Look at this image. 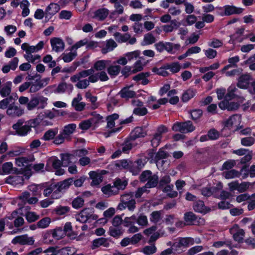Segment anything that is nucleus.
<instances>
[{"label": "nucleus", "mask_w": 255, "mask_h": 255, "mask_svg": "<svg viewBox=\"0 0 255 255\" xmlns=\"http://www.w3.org/2000/svg\"><path fill=\"white\" fill-rule=\"evenodd\" d=\"M244 63L249 65V68L251 70L255 71V54L244 61Z\"/></svg>", "instance_id": "obj_64"}, {"label": "nucleus", "mask_w": 255, "mask_h": 255, "mask_svg": "<svg viewBox=\"0 0 255 255\" xmlns=\"http://www.w3.org/2000/svg\"><path fill=\"white\" fill-rule=\"evenodd\" d=\"M165 68L169 69L173 73H176L180 71L181 66L179 62H174L165 65Z\"/></svg>", "instance_id": "obj_44"}, {"label": "nucleus", "mask_w": 255, "mask_h": 255, "mask_svg": "<svg viewBox=\"0 0 255 255\" xmlns=\"http://www.w3.org/2000/svg\"><path fill=\"white\" fill-rule=\"evenodd\" d=\"M11 82H7L0 88V95L2 97L8 96L11 92Z\"/></svg>", "instance_id": "obj_29"}, {"label": "nucleus", "mask_w": 255, "mask_h": 255, "mask_svg": "<svg viewBox=\"0 0 255 255\" xmlns=\"http://www.w3.org/2000/svg\"><path fill=\"white\" fill-rule=\"evenodd\" d=\"M107 62V61L104 60L98 61L94 65V69L97 71L104 70L106 67Z\"/></svg>", "instance_id": "obj_60"}, {"label": "nucleus", "mask_w": 255, "mask_h": 255, "mask_svg": "<svg viewBox=\"0 0 255 255\" xmlns=\"http://www.w3.org/2000/svg\"><path fill=\"white\" fill-rule=\"evenodd\" d=\"M94 73L92 68L83 70L70 77V80L73 83L77 82L75 86L80 89H85L89 86V80L87 79L81 80L88 77L89 75Z\"/></svg>", "instance_id": "obj_1"}, {"label": "nucleus", "mask_w": 255, "mask_h": 255, "mask_svg": "<svg viewBox=\"0 0 255 255\" xmlns=\"http://www.w3.org/2000/svg\"><path fill=\"white\" fill-rule=\"evenodd\" d=\"M128 185V182L126 180L117 179L114 182V186L118 189V193L119 190H124Z\"/></svg>", "instance_id": "obj_47"}, {"label": "nucleus", "mask_w": 255, "mask_h": 255, "mask_svg": "<svg viewBox=\"0 0 255 255\" xmlns=\"http://www.w3.org/2000/svg\"><path fill=\"white\" fill-rule=\"evenodd\" d=\"M13 168V164L11 162H7L2 165L1 170L0 169V174H8L10 173Z\"/></svg>", "instance_id": "obj_41"}, {"label": "nucleus", "mask_w": 255, "mask_h": 255, "mask_svg": "<svg viewBox=\"0 0 255 255\" xmlns=\"http://www.w3.org/2000/svg\"><path fill=\"white\" fill-rule=\"evenodd\" d=\"M110 245L108 239L104 238H99L94 240L92 242L91 249L94 250L99 247L103 246L104 247H109Z\"/></svg>", "instance_id": "obj_22"}, {"label": "nucleus", "mask_w": 255, "mask_h": 255, "mask_svg": "<svg viewBox=\"0 0 255 255\" xmlns=\"http://www.w3.org/2000/svg\"><path fill=\"white\" fill-rule=\"evenodd\" d=\"M77 55V51H70V52L62 54V59L65 62H70Z\"/></svg>", "instance_id": "obj_46"}, {"label": "nucleus", "mask_w": 255, "mask_h": 255, "mask_svg": "<svg viewBox=\"0 0 255 255\" xmlns=\"http://www.w3.org/2000/svg\"><path fill=\"white\" fill-rule=\"evenodd\" d=\"M255 143V138L252 136H246L241 138V144L243 146L249 147Z\"/></svg>", "instance_id": "obj_34"}, {"label": "nucleus", "mask_w": 255, "mask_h": 255, "mask_svg": "<svg viewBox=\"0 0 255 255\" xmlns=\"http://www.w3.org/2000/svg\"><path fill=\"white\" fill-rule=\"evenodd\" d=\"M47 99L42 96H33L27 103V108L29 111L32 110L40 105L39 108L43 109L47 105Z\"/></svg>", "instance_id": "obj_5"}, {"label": "nucleus", "mask_w": 255, "mask_h": 255, "mask_svg": "<svg viewBox=\"0 0 255 255\" xmlns=\"http://www.w3.org/2000/svg\"><path fill=\"white\" fill-rule=\"evenodd\" d=\"M57 132V128L49 129L45 132L42 137V139L44 140H49L53 139Z\"/></svg>", "instance_id": "obj_39"}, {"label": "nucleus", "mask_w": 255, "mask_h": 255, "mask_svg": "<svg viewBox=\"0 0 255 255\" xmlns=\"http://www.w3.org/2000/svg\"><path fill=\"white\" fill-rule=\"evenodd\" d=\"M162 210L153 211L150 215V221L154 224L159 223L162 220Z\"/></svg>", "instance_id": "obj_27"}, {"label": "nucleus", "mask_w": 255, "mask_h": 255, "mask_svg": "<svg viewBox=\"0 0 255 255\" xmlns=\"http://www.w3.org/2000/svg\"><path fill=\"white\" fill-rule=\"evenodd\" d=\"M88 43V39L86 38L81 40L77 42L75 44L72 45L69 49L70 51H76V50L80 47L86 45Z\"/></svg>", "instance_id": "obj_54"}, {"label": "nucleus", "mask_w": 255, "mask_h": 255, "mask_svg": "<svg viewBox=\"0 0 255 255\" xmlns=\"http://www.w3.org/2000/svg\"><path fill=\"white\" fill-rule=\"evenodd\" d=\"M53 189H52V194L51 195V198L53 199H57L60 198L62 194V192L60 190V189L57 186L56 184H53Z\"/></svg>", "instance_id": "obj_53"}, {"label": "nucleus", "mask_w": 255, "mask_h": 255, "mask_svg": "<svg viewBox=\"0 0 255 255\" xmlns=\"http://www.w3.org/2000/svg\"><path fill=\"white\" fill-rule=\"evenodd\" d=\"M195 128V126L190 121L185 122H176L173 124L172 128L173 131L182 133L191 132L194 131Z\"/></svg>", "instance_id": "obj_4"}, {"label": "nucleus", "mask_w": 255, "mask_h": 255, "mask_svg": "<svg viewBox=\"0 0 255 255\" xmlns=\"http://www.w3.org/2000/svg\"><path fill=\"white\" fill-rule=\"evenodd\" d=\"M180 25L177 20L173 19L170 21L169 24L164 25L162 26L163 30L166 33L171 32L174 30V29H177Z\"/></svg>", "instance_id": "obj_28"}, {"label": "nucleus", "mask_w": 255, "mask_h": 255, "mask_svg": "<svg viewBox=\"0 0 255 255\" xmlns=\"http://www.w3.org/2000/svg\"><path fill=\"white\" fill-rule=\"evenodd\" d=\"M136 208V201L134 198V193L129 192L121 196L120 203L119 204L117 209L123 211L126 208L131 212H133Z\"/></svg>", "instance_id": "obj_2"}, {"label": "nucleus", "mask_w": 255, "mask_h": 255, "mask_svg": "<svg viewBox=\"0 0 255 255\" xmlns=\"http://www.w3.org/2000/svg\"><path fill=\"white\" fill-rule=\"evenodd\" d=\"M119 117V116L117 114H114L110 115L107 118V127L109 128H112L114 127L115 123V121L117 120Z\"/></svg>", "instance_id": "obj_48"}, {"label": "nucleus", "mask_w": 255, "mask_h": 255, "mask_svg": "<svg viewBox=\"0 0 255 255\" xmlns=\"http://www.w3.org/2000/svg\"><path fill=\"white\" fill-rule=\"evenodd\" d=\"M241 122V117L239 115H234L231 116L225 123V126L230 128L233 126H237Z\"/></svg>", "instance_id": "obj_21"}, {"label": "nucleus", "mask_w": 255, "mask_h": 255, "mask_svg": "<svg viewBox=\"0 0 255 255\" xmlns=\"http://www.w3.org/2000/svg\"><path fill=\"white\" fill-rule=\"evenodd\" d=\"M135 223H137V217L135 215L129 217H126L123 220L124 225L126 227L134 225Z\"/></svg>", "instance_id": "obj_43"}, {"label": "nucleus", "mask_w": 255, "mask_h": 255, "mask_svg": "<svg viewBox=\"0 0 255 255\" xmlns=\"http://www.w3.org/2000/svg\"><path fill=\"white\" fill-rule=\"evenodd\" d=\"M178 242L181 247H187L189 245H192L194 243V239L190 237L179 238Z\"/></svg>", "instance_id": "obj_45"}, {"label": "nucleus", "mask_w": 255, "mask_h": 255, "mask_svg": "<svg viewBox=\"0 0 255 255\" xmlns=\"http://www.w3.org/2000/svg\"><path fill=\"white\" fill-rule=\"evenodd\" d=\"M74 2L75 6L79 11H84L87 5L86 0H70Z\"/></svg>", "instance_id": "obj_37"}, {"label": "nucleus", "mask_w": 255, "mask_h": 255, "mask_svg": "<svg viewBox=\"0 0 255 255\" xmlns=\"http://www.w3.org/2000/svg\"><path fill=\"white\" fill-rule=\"evenodd\" d=\"M171 182V178L169 175H165L161 177L160 180H158L159 186L160 187H163L165 185L170 184Z\"/></svg>", "instance_id": "obj_58"}, {"label": "nucleus", "mask_w": 255, "mask_h": 255, "mask_svg": "<svg viewBox=\"0 0 255 255\" xmlns=\"http://www.w3.org/2000/svg\"><path fill=\"white\" fill-rule=\"evenodd\" d=\"M195 92L194 90L188 89L183 93L182 100L184 102H186L195 96Z\"/></svg>", "instance_id": "obj_52"}, {"label": "nucleus", "mask_w": 255, "mask_h": 255, "mask_svg": "<svg viewBox=\"0 0 255 255\" xmlns=\"http://www.w3.org/2000/svg\"><path fill=\"white\" fill-rule=\"evenodd\" d=\"M23 124L24 121L20 119L12 125V128L15 130V134L22 136H25L31 131V129L29 128L27 123L26 122L24 125Z\"/></svg>", "instance_id": "obj_6"}, {"label": "nucleus", "mask_w": 255, "mask_h": 255, "mask_svg": "<svg viewBox=\"0 0 255 255\" xmlns=\"http://www.w3.org/2000/svg\"><path fill=\"white\" fill-rule=\"evenodd\" d=\"M89 175L90 178L92 179V182L91 183V186H97L99 185L103 180V177L101 174L94 171H92L89 173Z\"/></svg>", "instance_id": "obj_20"}, {"label": "nucleus", "mask_w": 255, "mask_h": 255, "mask_svg": "<svg viewBox=\"0 0 255 255\" xmlns=\"http://www.w3.org/2000/svg\"><path fill=\"white\" fill-rule=\"evenodd\" d=\"M251 76L249 74H243L238 79L237 86L241 89H247L250 87Z\"/></svg>", "instance_id": "obj_14"}, {"label": "nucleus", "mask_w": 255, "mask_h": 255, "mask_svg": "<svg viewBox=\"0 0 255 255\" xmlns=\"http://www.w3.org/2000/svg\"><path fill=\"white\" fill-rule=\"evenodd\" d=\"M13 244H20L21 245H32L34 243L33 237H28L27 235L18 236L13 238L11 241Z\"/></svg>", "instance_id": "obj_7"}, {"label": "nucleus", "mask_w": 255, "mask_h": 255, "mask_svg": "<svg viewBox=\"0 0 255 255\" xmlns=\"http://www.w3.org/2000/svg\"><path fill=\"white\" fill-rule=\"evenodd\" d=\"M50 44L52 50L56 52L62 51L65 47L63 40L58 37H54L50 39Z\"/></svg>", "instance_id": "obj_12"}, {"label": "nucleus", "mask_w": 255, "mask_h": 255, "mask_svg": "<svg viewBox=\"0 0 255 255\" xmlns=\"http://www.w3.org/2000/svg\"><path fill=\"white\" fill-rule=\"evenodd\" d=\"M119 94L122 98L128 99L133 98L136 93L134 91L130 89V87H126L120 91Z\"/></svg>", "instance_id": "obj_23"}, {"label": "nucleus", "mask_w": 255, "mask_h": 255, "mask_svg": "<svg viewBox=\"0 0 255 255\" xmlns=\"http://www.w3.org/2000/svg\"><path fill=\"white\" fill-rule=\"evenodd\" d=\"M92 216V209L86 208L82 210L79 214L76 215L75 218L77 221L81 223H85Z\"/></svg>", "instance_id": "obj_13"}, {"label": "nucleus", "mask_w": 255, "mask_h": 255, "mask_svg": "<svg viewBox=\"0 0 255 255\" xmlns=\"http://www.w3.org/2000/svg\"><path fill=\"white\" fill-rule=\"evenodd\" d=\"M50 223V218L49 217H45L42 218L37 222V226L38 228H46L49 226Z\"/></svg>", "instance_id": "obj_51"}, {"label": "nucleus", "mask_w": 255, "mask_h": 255, "mask_svg": "<svg viewBox=\"0 0 255 255\" xmlns=\"http://www.w3.org/2000/svg\"><path fill=\"white\" fill-rule=\"evenodd\" d=\"M43 87H44L43 83L42 82L38 81L36 83L30 84L29 92L30 93H35Z\"/></svg>", "instance_id": "obj_62"}, {"label": "nucleus", "mask_w": 255, "mask_h": 255, "mask_svg": "<svg viewBox=\"0 0 255 255\" xmlns=\"http://www.w3.org/2000/svg\"><path fill=\"white\" fill-rule=\"evenodd\" d=\"M43 186H44L41 185H32L29 186V189L34 193L35 196H40Z\"/></svg>", "instance_id": "obj_63"}, {"label": "nucleus", "mask_w": 255, "mask_h": 255, "mask_svg": "<svg viewBox=\"0 0 255 255\" xmlns=\"http://www.w3.org/2000/svg\"><path fill=\"white\" fill-rule=\"evenodd\" d=\"M92 117L90 119L92 125H96L103 122V117L96 112L92 113Z\"/></svg>", "instance_id": "obj_59"}, {"label": "nucleus", "mask_w": 255, "mask_h": 255, "mask_svg": "<svg viewBox=\"0 0 255 255\" xmlns=\"http://www.w3.org/2000/svg\"><path fill=\"white\" fill-rule=\"evenodd\" d=\"M73 182L72 178H68L63 181L57 183L56 184L62 192L67 190Z\"/></svg>", "instance_id": "obj_31"}, {"label": "nucleus", "mask_w": 255, "mask_h": 255, "mask_svg": "<svg viewBox=\"0 0 255 255\" xmlns=\"http://www.w3.org/2000/svg\"><path fill=\"white\" fill-rule=\"evenodd\" d=\"M103 193L107 197H110L118 194V189L114 186L110 184L103 187L101 189Z\"/></svg>", "instance_id": "obj_25"}, {"label": "nucleus", "mask_w": 255, "mask_h": 255, "mask_svg": "<svg viewBox=\"0 0 255 255\" xmlns=\"http://www.w3.org/2000/svg\"><path fill=\"white\" fill-rule=\"evenodd\" d=\"M123 234V231L121 227H110L109 230V234L116 238H119Z\"/></svg>", "instance_id": "obj_32"}, {"label": "nucleus", "mask_w": 255, "mask_h": 255, "mask_svg": "<svg viewBox=\"0 0 255 255\" xmlns=\"http://www.w3.org/2000/svg\"><path fill=\"white\" fill-rule=\"evenodd\" d=\"M224 9L226 15L240 14L243 11V8L237 7L234 5H226L224 6Z\"/></svg>", "instance_id": "obj_24"}, {"label": "nucleus", "mask_w": 255, "mask_h": 255, "mask_svg": "<svg viewBox=\"0 0 255 255\" xmlns=\"http://www.w3.org/2000/svg\"><path fill=\"white\" fill-rule=\"evenodd\" d=\"M132 147V140H127L122 145V151L125 153H128Z\"/></svg>", "instance_id": "obj_49"}, {"label": "nucleus", "mask_w": 255, "mask_h": 255, "mask_svg": "<svg viewBox=\"0 0 255 255\" xmlns=\"http://www.w3.org/2000/svg\"><path fill=\"white\" fill-rule=\"evenodd\" d=\"M42 185L44 186L41 189V191L43 190L44 196L45 197H48L50 195L51 196L52 194L53 187H54L53 184H51L49 185H47L46 184H43Z\"/></svg>", "instance_id": "obj_55"}, {"label": "nucleus", "mask_w": 255, "mask_h": 255, "mask_svg": "<svg viewBox=\"0 0 255 255\" xmlns=\"http://www.w3.org/2000/svg\"><path fill=\"white\" fill-rule=\"evenodd\" d=\"M193 209L195 211L199 213H205L206 212V206L204 203L201 200L197 201L194 203Z\"/></svg>", "instance_id": "obj_38"}, {"label": "nucleus", "mask_w": 255, "mask_h": 255, "mask_svg": "<svg viewBox=\"0 0 255 255\" xmlns=\"http://www.w3.org/2000/svg\"><path fill=\"white\" fill-rule=\"evenodd\" d=\"M6 114L12 118H17L21 116L24 114V110L21 108L18 107L12 103L8 107L6 110Z\"/></svg>", "instance_id": "obj_8"}, {"label": "nucleus", "mask_w": 255, "mask_h": 255, "mask_svg": "<svg viewBox=\"0 0 255 255\" xmlns=\"http://www.w3.org/2000/svg\"><path fill=\"white\" fill-rule=\"evenodd\" d=\"M117 46L116 42L112 39L106 41L105 45L102 49L103 54H106L113 51Z\"/></svg>", "instance_id": "obj_26"}, {"label": "nucleus", "mask_w": 255, "mask_h": 255, "mask_svg": "<svg viewBox=\"0 0 255 255\" xmlns=\"http://www.w3.org/2000/svg\"><path fill=\"white\" fill-rule=\"evenodd\" d=\"M238 90L235 87L230 86L228 89V93L225 96V99L230 100L235 98L236 96L235 93Z\"/></svg>", "instance_id": "obj_56"}, {"label": "nucleus", "mask_w": 255, "mask_h": 255, "mask_svg": "<svg viewBox=\"0 0 255 255\" xmlns=\"http://www.w3.org/2000/svg\"><path fill=\"white\" fill-rule=\"evenodd\" d=\"M143 166V164L141 159H138L134 162H131L129 167V170L133 175H137L140 171L142 167Z\"/></svg>", "instance_id": "obj_17"}, {"label": "nucleus", "mask_w": 255, "mask_h": 255, "mask_svg": "<svg viewBox=\"0 0 255 255\" xmlns=\"http://www.w3.org/2000/svg\"><path fill=\"white\" fill-rule=\"evenodd\" d=\"M114 10L111 11L110 14L111 19L116 18L119 15L124 13V8L120 2L114 4Z\"/></svg>", "instance_id": "obj_18"}, {"label": "nucleus", "mask_w": 255, "mask_h": 255, "mask_svg": "<svg viewBox=\"0 0 255 255\" xmlns=\"http://www.w3.org/2000/svg\"><path fill=\"white\" fill-rule=\"evenodd\" d=\"M76 127L75 124H70L64 126L60 133L54 138L53 142L56 144H60L63 143L65 139L69 140Z\"/></svg>", "instance_id": "obj_3"}, {"label": "nucleus", "mask_w": 255, "mask_h": 255, "mask_svg": "<svg viewBox=\"0 0 255 255\" xmlns=\"http://www.w3.org/2000/svg\"><path fill=\"white\" fill-rule=\"evenodd\" d=\"M143 41L146 45L154 43L156 41L155 37L150 33H148L144 36Z\"/></svg>", "instance_id": "obj_61"}, {"label": "nucleus", "mask_w": 255, "mask_h": 255, "mask_svg": "<svg viewBox=\"0 0 255 255\" xmlns=\"http://www.w3.org/2000/svg\"><path fill=\"white\" fill-rule=\"evenodd\" d=\"M184 219L187 225H191L196 224L197 217L193 212H189L185 213Z\"/></svg>", "instance_id": "obj_30"}, {"label": "nucleus", "mask_w": 255, "mask_h": 255, "mask_svg": "<svg viewBox=\"0 0 255 255\" xmlns=\"http://www.w3.org/2000/svg\"><path fill=\"white\" fill-rule=\"evenodd\" d=\"M230 231L236 241L240 242L243 240L245 235V232L243 229H239L237 226H235L230 229Z\"/></svg>", "instance_id": "obj_15"}, {"label": "nucleus", "mask_w": 255, "mask_h": 255, "mask_svg": "<svg viewBox=\"0 0 255 255\" xmlns=\"http://www.w3.org/2000/svg\"><path fill=\"white\" fill-rule=\"evenodd\" d=\"M60 9L59 5L54 3H51L47 6L45 10V19L48 21Z\"/></svg>", "instance_id": "obj_11"}, {"label": "nucleus", "mask_w": 255, "mask_h": 255, "mask_svg": "<svg viewBox=\"0 0 255 255\" xmlns=\"http://www.w3.org/2000/svg\"><path fill=\"white\" fill-rule=\"evenodd\" d=\"M114 35L116 40L120 43L126 42L130 38V35L128 33L123 34L117 32Z\"/></svg>", "instance_id": "obj_35"}, {"label": "nucleus", "mask_w": 255, "mask_h": 255, "mask_svg": "<svg viewBox=\"0 0 255 255\" xmlns=\"http://www.w3.org/2000/svg\"><path fill=\"white\" fill-rule=\"evenodd\" d=\"M107 71L111 76H116L119 74L121 67L119 65L111 66L108 68Z\"/></svg>", "instance_id": "obj_57"}, {"label": "nucleus", "mask_w": 255, "mask_h": 255, "mask_svg": "<svg viewBox=\"0 0 255 255\" xmlns=\"http://www.w3.org/2000/svg\"><path fill=\"white\" fill-rule=\"evenodd\" d=\"M110 14V11L108 8L101 7L93 12V17L98 21H102L105 20Z\"/></svg>", "instance_id": "obj_9"}, {"label": "nucleus", "mask_w": 255, "mask_h": 255, "mask_svg": "<svg viewBox=\"0 0 255 255\" xmlns=\"http://www.w3.org/2000/svg\"><path fill=\"white\" fill-rule=\"evenodd\" d=\"M73 88V86L71 84L62 82L58 84L53 92L56 94H62L66 92L68 94H70L72 92Z\"/></svg>", "instance_id": "obj_10"}, {"label": "nucleus", "mask_w": 255, "mask_h": 255, "mask_svg": "<svg viewBox=\"0 0 255 255\" xmlns=\"http://www.w3.org/2000/svg\"><path fill=\"white\" fill-rule=\"evenodd\" d=\"M224 175L226 179H232L240 177L241 173L235 169H232L224 172Z\"/></svg>", "instance_id": "obj_50"}, {"label": "nucleus", "mask_w": 255, "mask_h": 255, "mask_svg": "<svg viewBox=\"0 0 255 255\" xmlns=\"http://www.w3.org/2000/svg\"><path fill=\"white\" fill-rule=\"evenodd\" d=\"M146 181L147 182L145 185V186L147 188L155 187L157 186L158 183V176L156 174H152L151 177L149 178Z\"/></svg>", "instance_id": "obj_36"}, {"label": "nucleus", "mask_w": 255, "mask_h": 255, "mask_svg": "<svg viewBox=\"0 0 255 255\" xmlns=\"http://www.w3.org/2000/svg\"><path fill=\"white\" fill-rule=\"evenodd\" d=\"M60 158L64 167L68 166L73 162H75L76 159L74 154L69 153H61Z\"/></svg>", "instance_id": "obj_19"}, {"label": "nucleus", "mask_w": 255, "mask_h": 255, "mask_svg": "<svg viewBox=\"0 0 255 255\" xmlns=\"http://www.w3.org/2000/svg\"><path fill=\"white\" fill-rule=\"evenodd\" d=\"M30 5L27 0H22L20 3V7L22 9L21 15L23 17H26L29 15L30 10L28 8Z\"/></svg>", "instance_id": "obj_33"}, {"label": "nucleus", "mask_w": 255, "mask_h": 255, "mask_svg": "<svg viewBox=\"0 0 255 255\" xmlns=\"http://www.w3.org/2000/svg\"><path fill=\"white\" fill-rule=\"evenodd\" d=\"M82 97L81 94H78L77 97L73 99L72 102V106L77 111H82L84 109L86 105L84 102H80Z\"/></svg>", "instance_id": "obj_16"}, {"label": "nucleus", "mask_w": 255, "mask_h": 255, "mask_svg": "<svg viewBox=\"0 0 255 255\" xmlns=\"http://www.w3.org/2000/svg\"><path fill=\"white\" fill-rule=\"evenodd\" d=\"M208 45L210 47L218 48L223 46V42L221 40L213 38L208 42Z\"/></svg>", "instance_id": "obj_42"}, {"label": "nucleus", "mask_w": 255, "mask_h": 255, "mask_svg": "<svg viewBox=\"0 0 255 255\" xmlns=\"http://www.w3.org/2000/svg\"><path fill=\"white\" fill-rule=\"evenodd\" d=\"M21 49L25 51L24 55H30L32 53L37 52L35 46H30L27 43H24L21 46Z\"/></svg>", "instance_id": "obj_40"}]
</instances>
